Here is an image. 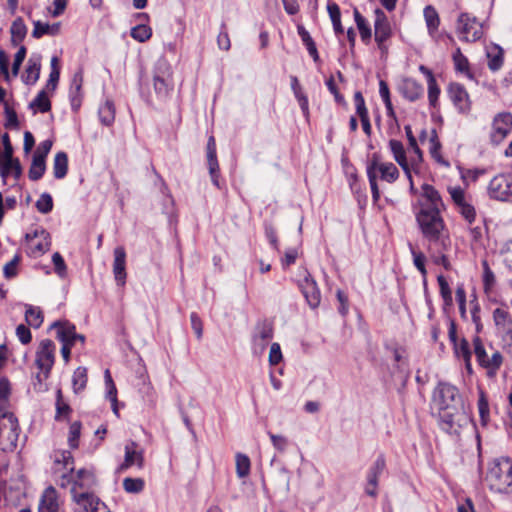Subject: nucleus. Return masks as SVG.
<instances>
[{
  "label": "nucleus",
  "mask_w": 512,
  "mask_h": 512,
  "mask_svg": "<svg viewBox=\"0 0 512 512\" xmlns=\"http://www.w3.org/2000/svg\"><path fill=\"white\" fill-rule=\"evenodd\" d=\"M443 207L439 192L432 185L423 184L415 218L423 237L430 246H436L438 252L450 245L448 230L441 215Z\"/></svg>",
  "instance_id": "f257e3e1"
},
{
  "label": "nucleus",
  "mask_w": 512,
  "mask_h": 512,
  "mask_svg": "<svg viewBox=\"0 0 512 512\" xmlns=\"http://www.w3.org/2000/svg\"><path fill=\"white\" fill-rule=\"evenodd\" d=\"M73 472L74 459L71 452L61 451L56 455L54 461V474L59 475V485L61 487L65 488L73 481V488L77 490V487H90L94 483V475L91 471L79 469L75 476L73 475Z\"/></svg>",
  "instance_id": "f03ea898"
},
{
  "label": "nucleus",
  "mask_w": 512,
  "mask_h": 512,
  "mask_svg": "<svg viewBox=\"0 0 512 512\" xmlns=\"http://www.w3.org/2000/svg\"><path fill=\"white\" fill-rule=\"evenodd\" d=\"M486 481L491 491L512 494V459L495 458L489 464Z\"/></svg>",
  "instance_id": "7ed1b4c3"
},
{
  "label": "nucleus",
  "mask_w": 512,
  "mask_h": 512,
  "mask_svg": "<svg viewBox=\"0 0 512 512\" xmlns=\"http://www.w3.org/2000/svg\"><path fill=\"white\" fill-rule=\"evenodd\" d=\"M366 172L374 201H378L380 198L377 184L378 177L388 183L395 182L399 177L398 168L391 162H381L378 154L372 155L367 163Z\"/></svg>",
  "instance_id": "20e7f679"
},
{
  "label": "nucleus",
  "mask_w": 512,
  "mask_h": 512,
  "mask_svg": "<svg viewBox=\"0 0 512 512\" xmlns=\"http://www.w3.org/2000/svg\"><path fill=\"white\" fill-rule=\"evenodd\" d=\"M432 400L438 410L463 409V400L456 386L439 382L433 391Z\"/></svg>",
  "instance_id": "39448f33"
},
{
  "label": "nucleus",
  "mask_w": 512,
  "mask_h": 512,
  "mask_svg": "<svg viewBox=\"0 0 512 512\" xmlns=\"http://www.w3.org/2000/svg\"><path fill=\"white\" fill-rule=\"evenodd\" d=\"M60 78V66L59 59L57 56L51 58V71L49 79L45 87L38 92L34 98V109H38L40 112L45 113L51 109L50 98L54 94Z\"/></svg>",
  "instance_id": "423d86ee"
},
{
  "label": "nucleus",
  "mask_w": 512,
  "mask_h": 512,
  "mask_svg": "<svg viewBox=\"0 0 512 512\" xmlns=\"http://www.w3.org/2000/svg\"><path fill=\"white\" fill-rule=\"evenodd\" d=\"M20 430L17 418L9 412L0 409V447L4 451L16 448Z\"/></svg>",
  "instance_id": "0eeeda50"
},
{
  "label": "nucleus",
  "mask_w": 512,
  "mask_h": 512,
  "mask_svg": "<svg viewBox=\"0 0 512 512\" xmlns=\"http://www.w3.org/2000/svg\"><path fill=\"white\" fill-rule=\"evenodd\" d=\"M153 85L156 94L160 98L168 96L173 88L172 69L165 59H159L153 69Z\"/></svg>",
  "instance_id": "6e6552de"
},
{
  "label": "nucleus",
  "mask_w": 512,
  "mask_h": 512,
  "mask_svg": "<svg viewBox=\"0 0 512 512\" xmlns=\"http://www.w3.org/2000/svg\"><path fill=\"white\" fill-rule=\"evenodd\" d=\"M487 194L492 200L512 203V174L494 176L487 186Z\"/></svg>",
  "instance_id": "1a4fd4ad"
},
{
  "label": "nucleus",
  "mask_w": 512,
  "mask_h": 512,
  "mask_svg": "<svg viewBox=\"0 0 512 512\" xmlns=\"http://www.w3.org/2000/svg\"><path fill=\"white\" fill-rule=\"evenodd\" d=\"M456 31L459 39L465 42H476L483 35V28L476 17L461 13L457 20Z\"/></svg>",
  "instance_id": "9d476101"
},
{
  "label": "nucleus",
  "mask_w": 512,
  "mask_h": 512,
  "mask_svg": "<svg viewBox=\"0 0 512 512\" xmlns=\"http://www.w3.org/2000/svg\"><path fill=\"white\" fill-rule=\"evenodd\" d=\"M474 354L479 365L487 370V375L493 377L502 365L503 357L500 352L495 351L490 357L486 353L480 337L473 339Z\"/></svg>",
  "instance_id": "9b49d317"
},
{
  "label": "nucleus",
  "mask_w": 512,
  "mask_h": 512,
  "mask_svg": "<svg viewBox=\"0 0 512 512\" xmlns=\"http://www.w3.org/2000/svg\"><path fill=\"white\" fill-rule=\"evenodd\" d=\"M55 344L51 340H43L39 345L36 364L40 372L37 374L39 383L49 377L50 370L54 364Z\"/></svg>",
  "instance_id": "f8f14e48"
},
{
  "label": "nucleus",
  "mask_w": 512,
  "mask_h": 512,
  "mask_svg": "<svg viewBox=\"0 0 512 512\" xmlns=\"http://www.w3.org/2000/svg\"><path fill=\"white\" fill-rule=\"evenodd\" d=\"M449 193L458 213L469 225H472L476 219V210L470 197L461 187L450 188Z\"/></svg>",
  "instance_id": "ddd939ff"
},
{
  "label": "nucleus",
  "mask_w": 512,
  "mask_h": 512,
  "mask_svg": "<svg viewBox=\"0 0 512 512\" xmlns=\"http://www.w3.org/2000/svg\"><path fill=\"white\" fill-rule=\"evenodd\" d=\"M389 148L393 155L394 160L399 164V166L404 171L406 177L408 178L410 182V189L411 191L414 190V183L412 180V170H415L417 167V161L416 159H412L411 163L408 162L406 157V151L404 148V145L401 141L396 139H391L389 141Z\"/></svg>",
  "instance_id": "4468645a"
},
{
  "label": "nucleus",
  "mask_w": 512,
  "mask_h": 512,
  "mask_svg": "<svg viewBox=\"0 0 512 512\" xmlns=\"http://www.w3.org/2000/svg\"><path fill=\"white\" fill-rule=\"evenodd\" d=\"M72 495L76 503L74 512H110L107 507L91 493H78L75 488H72Z\"/></svg>",
  "instance_id": "2eb2a0df"
},
{
  "label": "nucleus",
  "mask_w": 512,
  "mask_h": 512,
  "mask_svg": "<svg viewBox=\"0 0 512 512\" xmlns=\"http://www.w3.org/2000/svg\"><path fill=\"white\" fill-rule=\"evenodd\" d=\"M512 130V114L501 112L495 115L492 122L491 141L495 144L501 143Z\"/></svg>",
  "instance_id": "dca6fc26"
},
{
  "label": "nucleus",
  "mask_w": 512,
  "mask_h": 512,
  "mask_svg": "<svg viewBox=\"0 0 512 512\" xmlns=\"http://www.w3.org/2000/svg\"><path fill=\"white\" fill-rule=\"evenodd\" d=\"M462 410L463 409L438 410L441 429L449 434H457L462 425L461 422L466 420Z\"/></svg>",
  "instance_id": "f3484780"
},
{
  "label": "nucleus",
  "mask_w": 512,
  "mask_h": 512,
  "mask_svg": "<svg viewBox=\"0 0 512 512\" xmlns=\"http://www.w3.org/2000/svg\"><path fill=\"white\" fill-rule=\"evenodd\" d=\"M62 505L63 500L58 491L49 485L39 497L37 512H60Z\"/></svg>",
  "instance_id": "a211bd4d"
},
{
  "label": "nucleus",
  "mask_w": 512,
  "mask_h": 512,
  "mask_svg": "<svg viewBox=\"0 0 512 512\" xmlns=\"http://www.w3.org/2000/svg\"><path fill=\"white\" fill-rule=\"evenodd\" d=\"M448 94L454 106L460 113H468L471 109V102L465 87L459 83H451Z\"/></svg>",
  "instance_id": "6ab92c4d"
},
{
  "label": "nucleus",
  "mask_w": 512,
  "mask_h": 512,
  "mask_svg": "<svg viewBox=\"0 0 512 512\" xmlns=\"http://www.w3.org/2000/svg\"><path fill=\"white\" fill-rule=\"evenodd\" d=\"M375 16V41L378 43L379 49L384 50L386 48L385 42L391 36V26L385 13L382 10L376 9Z\"/></svg>",
  "instance_id": "aec40b11"
},
{
  "label": "nucleus",
  "mask_w": 512,
  "mask_h": 512,
  "mask_svg": "<svg viewBox=\"0 0 512 512\" xmlns=\"http://www.w3.org/2000/svg\"><path fill=\"white\" fill-rule=\"evenodd\" d=\"M138 445L135 442H130L125 446V456L122 464L117 468V472L121 473L126 471L133 465L142 468L144 464V457L142 450H138Z\"/></svg>",
  "instance_id": "412c9836"
},
{
  "label": "nucleus",
  "mask_w": 512,
  "mask_h": 512,
  "mask_svg": "<svg viewBox=\"0 0 512 512\" xmlns=\"http://www.w3.org/2000/svg\"><path fill=\"white\" fill-rule=\"evenodd\" d=\"M273 337V328L267 323L263 322L256 327L255 333L253 335V351L254 353L261 354L269 341Z\"/></svg>",
  "instance_id": "4be33fe9"
},
{
  "label": "nucleus",
  "mask_w": 512,
  "mask_h": 512,
  "mask_svg": "<svg viewBox=\"0 0 512 512\" xmlns=\"http://www.w3.org/2000/svg\"><path fill=\"white\" fill-rule=\"evenodd\" d=\"M82 84H83V73L81 70L77 71L72 79L69 88V100L71 109L73 112H78L82 105L83 93H82Z\"/></svg>",
  "instance_id": "5701e85b"
},
{
  "label": "nucleus",
  "mask_w": 512,
  "mask_h": 512,
  "mask_svg": "<svg viewBox=\"0 0 512 512\" xmlns=\"http://www.w3.org/2000/svg\"><path fill=\"white\" fill-rule=\"evenodd\" d=\"M113 274L117 285L124 286L127 277L126 251L122 246L114 249Z\"/></svg>",
  "instance_id": "b1692460"
},
{
  "label": "nucleus",
  "mask_w": 512,
  "mask_h": 512,
  "mask_svg": "<svg viewBox=\"0 0 512 512\" xmlns=\"http://www.w3.org/2000/svg\"><path fill=\"white\" fill-rule=\"evenodd\" d=\"M301 291L312 309H316L321 301V293L317 283L310 276L305 277L300 283Z\"/></svg>",
  "instance_id": "393cba45"
},
{
  "label": "nucleus",
  "mask_w": 512,
  "mask_h": 512,
  "mask_svg": "<svg viewBox=\"0 0 512 512\" xmlns=\"http://www.w3.org/2000/svg\"><path fill=\"white\" fill-rule=\"evenodd\" d=\"M399 90L402 96L410 102L418 100L423 95L422 85L412 78L404 79Z\"/></svg>",
  "instance_id": "a878e982"
},
{
  "label": "nucleus",
  "mask_w": 512,
  "mask_h": 512,
  "mask_svg": "<svg viewBox=\"0 0 512 512\" xmlns=\"http://www.w3.org/2000/svg\"><path fill=\"white\" fill-rule=\"evenodd\" d=\"M488 68L496 72L501 69L504 62V50L497 44H491L486 48Z\"/></svg>",
  "instance_id": "bb28decb"
},
{
  "label": "nucleus",
  "mask_w": 512,
  "mask_h": 512,
  "mask_svg": "<svg viewBox=\"0 0 512 512\" xmlns=\"http://www.w3.org/2000/svg\"><path fill=\"white\" fill-rule=\"evenodd\" d=\"M51 247L50 234L44 229H34V253H45Z\"/></svg>",
  "instance_id": "cd10ccee"
},
{
  "label": "nucleus",
  "mask_w": 512,
  "mask_h": 512,
  "mask_svg": "<svg viewBox=\"0 0 512 512\" xmlns=\"http://www.w3.org/2000/svg\"><path fill=\"white\" fill-rule=\"evenodd\" d=\"M0 173L3 178H7L8 176L18 178L21 174L19 161L13 157L5 158L3 162L0 160Z\"/></svg>",
  "instance_id": "c85d7f7f"
},
{
  "label": "nucleus",
  "mask_w": 512,
  "mask_h": 512,
  "mask_svg": "<svg viewBox=\"0 0 512 512\" xmlns=\"http://www.w3.org/2000/svg\"><path fill=\"white\" fill-rule=\"evenodd\" d=\"M386 467L385 457L379 455L367 472V481L371 485H378V479Z\"/></svg>",
  "instance_id": "c756f323"
},
{
  "label": "nucleus",
  "mask_w": 512,
  "mask_h": 512,
  "mask_svg": "<svg viewBox=\"0 0 512 512\" xmlns=\"http://www.w3.org/2000/svg\"><path fill=\"white\" fill-rule=\"evenodd\" d=\"M98 116L101 123L110 126L115 120V105L112 100L107 99L98 109Z\"/></svg>",
  "instance_id": "7c9ffc66"
},
{
  "label": "nucleus",
  "mask_w": 512,
  "mask_h": 512,
  "mask_svg": "<svg viewBox=\"0 0 512 512\" xmlns=\"http://www.w3.org/2000/svg\"><path fill=\"white\" fill-rule=\"evenodd\" d=\"M68 172V156L65 152H58L54 157L53 175L56 179H63Z\"/></svg>",
  "instance_id": "2f4dec72"
},
{
  "label": "nucleus",
  "mask_w": 512,
  "mask_h": 512,
  "mask_svg": "<svg viewBox=\"0 0 512 512\" xmlns=\"http://www.w3.org/2000/svg\"><path fill=\"white\" fill-rule=\"evenodd\" d=\"M50 329H56V331H64L67 333L68 339L70 343L74 345L76 341H80L84 343L85 337L81 334H77L75 332V327L73 325H69L66 323H61L60 321H55L51 324Z\"/></svg>",
  "instance_id": "473e14b6"
},
{
  "label": "nucleus",
  "mask_w": 512,
  "mask_h": 512,
  "mask_svg": "<svg viewBox=\"0 0 512 512\" xmlns=\"http://www.w3.org/2000/svg\"><path fill=\"white\" fill-rule=\"evenodd\" d=\"M11 41L14 46H18L27 34V28L21 18L16 19L10 28Z\"/></svg>",
  "instance_id": "72a5a7b5"
},
{
  "label": "nucleus",
  "mask_w": 512,
  "mask_h": 512,
  "mask_svg": "<svg viewBox=\"0 0 512 512\" xmlns=\"http://www.w3.org/2000/svg\"><path fill=\"white\" fill-rule=\"evenodd\" d=\"M493 320L495 325L503 330V331H510V326L512 324V320L510 317V314L507 310L502 308H496L493 311Z\"/></svg>",
  "instance_id": "f704fd0d"
},
{
  "label": "nucleus",
  "mask_w": 512,
  "mask_h": 512,
  "mask_svg": "<svg viewBox=\"0 0 512 512\" xmlns=\"http://www.w3.org/2000/svg\"><path fill=\"white\" fill-rule=\"evenodd\" d=\"M60 29L59 23H54L52 25L48 23H43L41 21L34 22V38H40L43 35H51L54 36L58 34Z\"/></svg>",
  "instance_id": "c9c22d12"
},
{
  "label": "nucleus",
  "mask_w": 512,
  "mask_h": 512,
  "mask_svg": "<svg viewBox=\"0 0 512 512\" xmlns=\"http://www.w3.org/2000/svg\"><path fill=\"white\" fill-rule=\"evenodd\" d=\"M424 18L430 34L434 33L440 24L439 15L436 9L432 6H426L424 8Z\"/></svg>",
  "instance_id": "e433bc0d"
},
{
  "label": "nucleus",
  "mask_w": 512,
  "mask_h": 512,
  "mask_svg": "<svg viewBox=\"0 0 512 512\" xmlns=\"http://www.w3.org/2000/svg\"><path fill=\"white\" fill-rule=\"evenodd\" d=\"M87 379V369L85 367L76 368L72 377L73 390L75 393H79L85 389Z\"/></svg>",
  "instance_id": "4c0bfd02"
},
{
  "label": "nucleus",
  "mask_w": 512,
  "mask_h": 512,
  "mask_svg": "<svg viewBox=\"0 0 512 512\" xmlns=\"http://www.w3.org/2000/svg\"><path fill=\"white\" fill-rule=\"evenodd\" d=\"M354 19L357 25V28L360 32V36L362 41L367 42L370 40L372 31L367 23L366 19L360 14L357 9H354Z\"/></svg>",
  "instance_id": "58836bf2"
},
{
  "label": "nucleus",
  "mask_w": 512,
  "mask_h": 512,
  "mask_svg": "<svg viewBox=\"0 0 512 512\" xmlns=\"http://www.w3.org/2000/svg\"><path fill=\"white\" fill-rule=\"evenodd\" d=\"M236 461V473L239 478H244L250 473V459L247 455L242 453H237L235 457Z\"/></svg>",
  "instance_id": "ea45409f"
},
{
  "label": "nucleus",
  "mask_w": 512,
  "mask_h": 512,
  "mask_svg": "<svg viewBox=\"0 0 512 512\" xmlns=\"http://www.w3.org/2000/svg\"><path fill=\"white\" fill-rule=\"evenodd\" d=\"M105 383L107 386V397L112 403V410L118 416L117 389L112 380L109 370L105 371Z\"/></svg>",
  "instance_id": "a19ab883"
},
{
  "label": "nucleus",
  "mask_w": 512,
  "mask_h": 512,
  "mask_svg": "<svg viewBox=\"0 0 512 512\" xmlns=\"http://www.w3.org/2000/svg\"><path fill=\"white\" fill-rule=\"evenodd\" d=\"M483 268V287L486 293L491 291L496 283V278L494 272L491 270L488 261L482 260L481 262Z\"/></svg>",
  "instance_id": "79ce46f5"
},
{
  "label": "nucleus",
  "mask_w": 512,
  "mask_h": 512,
  "mask_svg": "<svg viewBox=\"0 0 512 512\" xmlns=\"http://www.w3.org/2000/svg\"><path fill=\"white\" fill-rule=\"evenodd\" d=\"M145 482L142 478L127 477L123 480V488L127 493L138 494L144 490Z\"/></svg>",
  "instance_id": "37998d69"
},
{
  "label": "nucleus",
  "mask_w": 512,
  "mask_h": 512,
  "mask_svg": "<svg viewBox=\"0 0 512 512\" xmlns=\"http://www.w3.org/2000/svg\"><path fill=\"white\" fill-rule=\"evenodd\" d=\"M130 35L134 40L143 43L151 38L152 29L147 25L140 24L131 29Z\"/></svg>",
  "instance_id": "c03bdc74"
},
{
  "label": "nucleus",
  "mask_w": 512,
  "mask_h": 512,
  "mask_svg": "<svg viewBox=\"0 0 512 512\" xmlns=\"http://www.w3.org/2000/svg\"><path fill=\"white\" fill-rule=\"evenodd\" d=\"M437 281L440 287V295L444 301V306L449 307L453 304L452 291L446 278L443 275L437 277Z\"/></svg>",
  "instance_id": "a18cd8bd"
},
{
  "label": "nucleus",
  "mask_w": 512,
  "mask_h": 512,
  "mask_svg": "<svg viewBox=\"0 0 512 512\" xmlns=\"http://www.w3.org/2000/svg\"><path fill=\"white\" fill-rule=\"evenodd\" d=\"M81 422L75 421L69 427L68 444L72 449H76L79 446V439L81 434Z\"/></svg>",
  "instance_id": "49530a36"
},
{
  "label": "nucleus",
  "mask_w": 512,
  "mask_h": 512,
  "mask_svg": "<svg viewBox=\"0 0 512 512\" xmlns=\"http://www.w3.org/2000/svg\"><path fill=\"white\" fill-rule=\"evenodd\" d=\"M453 61L457 71L466 73L469 77H471V75L469 74V61L462 54L460 48H457L456 51L454 52Z\"/></svg>",
  "instance_id": "de8ad7c7"
},
{
  "label": "nucleus",
  "mask_w": 512,
  "mask_h": 512,
  "mask_svg": "<svg viewBox=\"0 0 512 512\" xmlns=\"http://www.w3.org/2000/svg\"><path fill=\"white\" fill-rule=\"evenodd\" d=\"M409 248L411 254L413 256V263L421 275L425 278L427 275V270L425 267L426 257L422 252L416 251L413 245L410 243Z\"/></svg>",
  "instance_id": "09e8293b"
},
{
  "label": "nucleus",
  "mask_w": 512,
  "mask_h": 512,
  "mask_svg": "<svg viewBox=\"0 0 512 512\" xmlns=\"http://www.w3.org/2000/svg\"><path fill=\"white\" fill-rule=\"evenodd\" d=\"M454 353L457 358L468 359L471 358V350L468 341L462 338L460 341L453 344Z\"/></svg>",
  "instance_id": "8fccbe9b"
},
{
  "label": "nucleus",
  "mask_w": 512,
  "mask_h": 512,
  "mask_svg": "<svg viewBox=\"0 0 512 512\" xmlns=\"http://www.w3.org/2000/svg\"><path fill=\"white\" fill-rule=\"evenodd\" d=\"M40 213L47 214L53 209V198L49 193H43L35 203Z\"/></svg>",
  "instance_id": "3c124183"
},
{
  "label": "nucleus",
  "mask_w": 512,
  "mask_h": 512,
  "mask_svg": "<svg viewBox=\"0 0 512 512\" xmlns=\"http://www.w3.org/2000/svg\"><path fill=\"white\" fill-rule=\"evenodd\" d=\"M440 148V142L438 141L437 135L434 133L433 136L430 138V154L438 163H441L442 165L448 167L449 163L445 161L440 155Z\"/></svg>",
  "instance_id": "603ef678"
},
{
  "label": "nucleus",
  "mask_w": 512,
  "mask_h": 512,
  "mask_svg": "<svg viewBox=\"0 0 512 512\" xmlns=\"http://www.w3.org/2000/svg\"><path fill=\"white\" fill-rule=\"evenodd\" d=\"M57 338L62 343L61 354L66 362L70 359L71 347L73 346L64 331H56Z\"/></svg>",
  "instance_id": "864d4df0"
},
{
  "label": "nucleus",
  "mask_w": 512,
  "mask_h": 512,
  "mask_svg": "<svg viewBox=\"0 0 512 512\" xmlns=\"http://www.w3.org/2000/svg\"><path fill=\"white\" fill-rule=\"evenodd\" d=\"M71 412L70 406L65 403L62 399L61 390L57 391V400H56V416L55 418L58 420L61 417H67Z\"/></svg>",
  "instance_id": "5fc2aeb1"
},
{
  "label": "nucleus",
  "mask_w": 512,
  "mask_h": 512,
  "mask_svg": "<svg viewBox=\"0 0 512 512\" xmlns=\"http://www.w3.org/2000/svg\"><path fill=\"white\" fill-rule=\"evenodd\" d=\"M207 161H208V168H209L211 180L216 187H219V182H218L219 164L217 161V156L216 155L207 156Z\"/></svg>",
  "instance_id": "6e6d98bb"
},
{
  "label": "nucleus",
  "mask_w": 512,
  "mask_h": 512,
  "mask_svg": "<svg viewBox=\"0 0 512 512\" xmlns=\"http://www.w3.org/2000/svg\"><path fill=\"white\" fill-rule=\"evenodd\" d=\"M404 129H405V133H406V136H407V139H408V142H409V146L411 147L413 152L416 154V156H417V160L416 161L418 163L422 159V152H421L420 148L418 147L417 140H416L415 136L413 135L411 126L410 125H406L404 127Z\"/></svg>",
  "instance_id": "4d7b16f0"
},
{
  "label": "nucleus",
  "mask_w": 512,
  "mask_h": 512,
  "mask_svg": "<svg viewBox=\"0 0 512 512\" xmlns=\"http://www.w3.org/2000/svg\"><path fill=\"white\" fill-rule=\"evenodd\" d=\"M268 435L270 437V440L272 442L273 447L283 453L286 451L288 446V439L283 435H276L271 432H268Z\"/></svg>",
  "instance_id": "13d9d810"
},
{
  "label": "nucleus",
  "mask_w": 512,
  "mask_h": 512,
  "mask_svg": "<svg viewBox=\"0 0 512 512\" xmlns=\"http://www.w3.org/2000/svg\"><path fill=\"white\" fill-rule=\"evenodd\" d=\"M217 45H218L219 49L224 50V51H228L231 47V42H230L228 32L226 30L225 23L221 24V31L217 37Z\"/></svg>",
  "instance_id": "bf43d9fd"
},
{
  "label": "nucleus",
  "mask_w": 512,
  "mask_h": 512,
  "mask_svg": "<svg viewBox=\"0 0 512 512\" xmlns=\"http://www.w3.org/2000/svg\"><path fill=\"white\" fill-rule=\"evenodd\" d=\"M5 116H6V122L5 127L7 129H18L19 123H18V117L16 112L9 107L8 104L5 105Z\"/></svg>",
  "instance_id": "052dcab7"
},
{
  "label": "nucleus",
  "mask_w": 512,
  "mask_h": 512,
  "mask_svg": "<svg viewBox=\"0 0 512 512\" xmlns=\"http://www.w3.org/2000/svg\"><path fill=\"white\" fill-rule=\"evenodd\" d=\"M428 84V100L431 106L436 107L438 97L440 95V88L437 85L436 79H431Z\"/></svg>",
  "instance_id": "680f3d73"
},
{
  "label": "nucleus",
  "mask_w": 512,
  "mask_h": 512,
  "mask_svg": "<svg viewBox=\"0 0 512 512\" xmlns=\"http://www.w3.org/2000/svg\"><path fill=\"white\" fill-rule=\"evenodd\" d=\"M52 262L54 264L55 272L60 277L65 276L67 267H66V264H65V261H64L63 257L61 256V254L59 252H55L52 255Z\"/></svg>",
  "instance_id": "e2e57ef3"
},
{
  "label": "nucleus",
  "mask_w": 512,
  "mask_h": 512,
  "mask_svg": "<svg viewBox=\"0 0 512 512\" xmlns=\"http://www.w3.org/2000/svg\"><path fill=\"white\" fill-rule=\"evenodd\" d=\"M282 360V352L278 343H273L269 351V363L272 366L278 365Z\"/></svg>",
  "instance_id": "0e129e2a"
},
{
  "label": "nucleus",
  "mask_w": 512,
  "mask_h": 512,
  "mask_svg": "<svg viewBox=\"0 0 512 512\" xmlns=\"http://www.w3.org/2000/svg\"><path fill=\"white\" fill-rule=\"evenodd\" d=\"M26 56V48L24 46H21L19 50L16 52L14 56V61L12 65V73L13 75H17L20 69V66L25 59Z\"/></svg>",
  "instance_id": "69168bd1"
},
{
  "label": "nucleus",
  "mask_w": 512,
  "mask_h": 512,
  "mask_svg": "<svg viewBox=\"0 0 512 512\" xmlns=\"http://www.w3.org/2000/svg\"><path fill=\"white\" fill-rule=\"evenodd\" d=\"M190 321H191V327L196 334L198 339L202 338L203 335V325L200 317L197 315V313L192 312L190 314Z\"/></svg>",
  "instance_id": "338daca9"
},
{
  "label": "nucleus",
  "mask_w": 512,
  "mask_h": 512,
  "mask_svg": "<svg viewBox=\"0 0 512 512\" xmlns=\"http://www.w3.org/2000/svg\"><path fill=\"white\" fill-rule=\"evenodd\" d=\"M16 335L22 344H28L31 340L30 328L24 324L17 326Z\"/></svg>",
  "instance_id": "774afa93"
}]
</instances>
